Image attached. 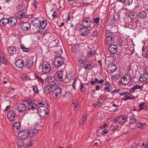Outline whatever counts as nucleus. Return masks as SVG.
Wrapping results in <instances>:
<instances>
[{
  "label": "nucleus",
  "mask_w": 148,
  "mask_h": 148,
  "mask_svg": "<svg viewBox=\"0 0 148 148\" xmlns=\"http://www.w3.org/2000/svg\"><path fill=\"white\" fill-rule=\"evenodd\" d=\"M45 105V104L42 102L38 103V107L37 109V112L41 117H44L48 114V112L46 111L47 109L44 106Z\"/></svg>",
  "instance_id": "obj_1"
},
{
  "label": "nucleus",
  "mask_w": 148,
  "mask_h": 148,
  "mask_svg": "<svg viewBox=\"0 0 148 148\" xmlns=\"http://www.w3.org/2000/svg\"><path fill=\"white\" fill-rule=\"evenodd\" d=\"M65 59L61 56L56 57L53 61L54 66L57 68H59L65 65Z\"/></svg>",
  "instance_id": "obj_2"
},
{
  "label": "nucleus",
  "mask_w": 148,
  "mask_h": 148,
  "mask_svg": "<svg viewBox=\"0 0 148 148\" xmlns=\"http://www.w3.org/2000/svg\"><path fill=\"white\" fill-rule=\"evenodd\" d=\"M25 101L28 102V109L29 111L32 112V113L37 112V109L38 107V105L32 103L29 99H27Z\"/></svg>",
  "instance_id": "obj_3"
},
{
  "label": "nucleus",
  "mask_w": 148,
  "mask_h": 148,
  "mask_svg": "<svg viewBox=\"0 0 148 148\" xmlns=\"http://www.w3.org/2000/svg\"><path fill=\"white\" fill-rule=\"evenodd\" d=\"M62 91V89L60 87H57L56 88L52 91L53 97L55 99L60 98L61 95Z\"/></svg>",
  "instance_id": "obj_4"
},
{
  "label": "nucleus",
  "mask_w": 148,
  "mask_h": 148,
  "mask_svg": "<svg viewBox=\"0 0 148 148\" xmlns=\"http://www.w3.org/2000/svg\"><path fill=\"white\" fill-rule=\"evenodd\" d=\"M92 23H93L90 18H86L83 19L82 25L83 27L91 28Z\"/></svg>",
  "instance_id": "obj_5"
},
{
  "label": "nucleus",
  "mask_w": 148,
  "mask_h": 148,
  "mask_svg": "<svg viewBox=\"0 0 148 148\" xmlns=\"http://www.w3.org/2000/svg\"><path fill=\"white\" fill-rule=\"evenodd\" d=\"M119 94L120 96H122L125 97L123 99V100H127L128 99H133L134 100L136 98L135 97H133V96L130 93L128 92H119Z\"/></svg>",
  "instance_id": "obj_6"
},
{
  "label": "nucleus",
  "mask_w": 148,
  "mask_h": 148,
  "mask_svg": "<svg viewBox=\"0 0 148 148\" xmlns=\"http://www.w3.org/2000/svg\"><path fill=\"white\" fill-rule=\"evenodd\" d=\"M107 126V124H105L99 126L98 128V133L102 134H107L109 130V128L106 127Z\"/></svg>",
  "instance_id": "obj_7"
},
{
  "label": "nucleus",
  "mask_w": 148,
  "mask_h": 148,
  "mask_svg": "<svg viewBox=\"0 0 148 148\" xmlns=\"http://www.w3.org/2000/svg\"><path fill=\"white\" fill-rule=\"evenodd\" d=\"M7 116L8 120L11 122L14 121L17 118L16 115L13 110L9 111L7 114Z\"/></svg>",
  "instance_id": "obj_8"
},
{
  "label": "nucleus",
  "mask_w": 148,
  "mask_h": 148,
  "mask_svg": "<svg viewBox=\"0 0 148 148\" xmlns=\"http://www.w3.org/2000/svg\"><path fill=\"white\" fill-rule=\"evenodd\" d=\"M127 118L128 117L127 116L123 115L115 119L114 121L115 123H118L120 124H123L126 122Z\"/></svg>",
  "instance_id": "obj_9"
},
{
  "label": "nucleus",
  "mask_w": 148,
  "mask_h": 148,
  "mask_svg": "<svg viewBox=\"0 0 148 148\" xmlns=\"http://www.w3.org/2000/svg\"><path fill=\"white\" fill-rule=\"evenodd\" d=\"M31 26V24L28 22H24L21 25V29L23 31H28L30 29Z\"/></svg>",
  "instance_id": "obj_10"
},
{
  "label": "nucleus",
  "mask_w": 148,
  "mask_h": 148,
  "mask_svg": "<svg viewBox=\"0 0 148 148\" xmlns=\"http://www.w3.org/2000/svg\"><path fill=\"white\" fill-rule=\"evenodd\" d=\"M54 75V79L56 80L61 81L63 79V73L61 71L56 72Z\"/></svg>",
  "instance_id": "obj_11"
},
{
  "label": "nucleus",
  "mask_w": 148,
  "mask_h": 148,
  "mask_svg": "<svg viewBox=\"0 0 148 148\" xmlns=\"http://www.w3.org/2000/svg\"><path fill=\"white\" fill-rule=\"evenodd\" d=\"M42 72L45 74H47L49 72L51 69V67L49 64H46L43 65L42 66Z\"/></svg>",
  "instance_id": "obj_12"
},
{
  "label": "nucleus",
  "mask_w": 148,
  "mask_h": 148,
  "mask_svg": "<svg viewBox=\"0 0 148 148\" xmlns=\"http://www.w3.org/2000/svg\"><path fill=\"white\" fill-rule=\"evenodd\" d=\"M28 132L26 130H23L20 131L18 134L19 138L24 140L28 137Z\"/></svg>",
  "instance_id": "obj_13"
},
{
  "label": "nucleus",
  "mask_w": 148,
  "mask_h": 148,
  "mask_svg": "<svg viewBox=\"0 0 148 148\" xmlns=\"http://www.w3.org/2000/svg\"><path fill=\"white\" fill-rule=\"evenodd\" d=\"M130 76L127 75L123 76L121 80V82L122 84L124 85H126L128 84L130 81Z\"/></svg>",
  "instance_id": "obj_14"
},
{
  "label": "nucleus",
  "mask_w": 148,
  "mask_h": 148,
  "mask_svg": "<svg viewBox=\"0 0 148 148\" xmlns=\"http://www.w3.org/2000/svg\"><path fill=\"white\" fill-rule=\"evenodd\" d=\"M27 109V106L24 103H20L18 106L17 111L23 113Z\"/></svg>",
  "instance_id": "obj_15"
},
{
  "label": "nucleus",
  "mask_w": 148,
  "mask_h": 148,
  "mask_svg": "<svg viewBox=\"0 0 148 148\" xmlns=\"http://www.w3.org/2000/svg\"><path fill=\"white\" fill-rule=\"evenodd\" d=\"M107 69L110 73H112L116 70V67L115 64L111 63L108 64Z\"/></svg>",
  "instance_id": "obj_16"
},
{
  "label": "nucleus",
  "mask_w": 148,
  "mask_h": 148,
  "mask_svg": "<svg viewBox=\"0 0 148 148\" xmlns=\"http://www.w3.org/2000/svg\"><path fill=\"white\" fill-rule=\"evenodd\" d=\"M90 32L89 28L83 27L82 28L80 31V34L83 36H85L87 35Z\"/></svg>",
  "instance_id": "obj_17"
},
{
  "label": "nucleus",
  "mask_w": 148,
  "mask_h": 148,
  "mask_svg": "<svg viewBox=\"0 0 148 148\" xmlns=\"http://www.w3.org/2000/svg\"><path fill=\"white\" fill-rule=\"evenodd\" d=\"M35 75L38 81L42 84H43L45 82L43 76L42 75H39L37 73H35Z\"/></svg>",
  "instance_id": "obj_18"
},
{
  "label": "nucleus",
  "mask_w": 148,
  "mask_h": 148,
  "mask_svg": "<svg viewBox=\"0 0 148 148\" xmlns=\"http://www.w3.org/2000/svg\"><path fill=\"white\" fill-rule=\"evenodd\" d=\"M8 24L10 26H14L17 23V19L16 18L12 17L8 19Z\"/></svg>",
  "instance_id": "obj_19"
},
{
  "label": "nucleus",
  "mask_w": 148,
  "mask_h": 148,
  "mask_svg": "<svg viewBox=\"0 0 148 148\" xmlns=\"http://www.w3.org/2000/svg\"><path fill=\"white\" fill-rule=\"evenodd\" d=\"M110 52L112 54H115L118 51L117 46L115 45H111L108 48Z\"/></svg>",
  "instance_id": "obj_20"
},
{
  "label": "nucleus",
  "mask_w": 148,
  "mask_h": 148,
  "mask_svg": "<svg viewBox=\"0 0 148 148\" xmlns=\"http://www.w3.org/2000/svg\"><path fill=\"white\" fill-rule=\"evenodd\" d=\"M21 128V123L17 122L14 123L13 125V130L16 132H18Z\"/></svg>",
  "instance_id": "obj_21"
},
{
  "label": "nucleus",
  "mask_w": 148,
  "mask_h": 148,
  "mask_svg": "<svg viewBox=\"0 0 148 148\" xmlns=\"http://www.w3.org/2000/svg\"><path fill=\"white\" fill-rule=\"evenodd\" d=\"M15 65L18 68H22L24 66V61L20 59H18L16 62Z\"/></svg>",
  "instance_id": "obj_22"
},
{
  "label": "nucleus",
  "mask_w": 148,
  "mask_h": 148,
  "mask_svg": "<svg viewBox=\"0 0 148 148\" xmlns=\"http://www.w3.org/2000/svg\"><path fill=\"white\" fill-rule=\"evenodd\" d=\"M8 52L10 55H12L16 52V49L15 47L12 46L8 47Z\"/></svg>",
  "instance_id": "obj_23"
},
{
  "label": "nucleus",
  "mask_w": 148,
  "mask_h": 148,
  "mask_svg": "<svg viewBox=\"0 0 148 148\" xmlns=\"http://www.w3.org/2000/svg\"><path fill=\"white\" fill-rule=\"evenodd\" d=\"M31 21H32V24L34 26L36 27L39 26L40 20L38 18H33Z\"/></svg>",
  "instance_id": "obj_24"
},
{
  "label": "nucleus",
  "mask_w": 148,
  "mask_h": 148,
  "mask_svg": "<svg viewBox=\"0 0 148 148\" xmlns=\"http://www.w3.org/2000/svg\"><path fill=\"white\" fill-rule=\"evenodd\" d=\"M106 37V43L108 45H111V44L114 41V36H110L108 35Z\"/></svg>",
  "instance_id": "obj_25"
},
{
  "label": "nucleus",
  "mask_w": 148,
  "mask_h": 148,
  "mask_svg": "<svg viewBox=\"0 0 148 148\" xmlns=\"http://www.w3.org/2000/svg\"><path fill=\"white\" fill-rule=\"evenodd\" d=\"M147 16L146 12L144 11H141L138 14L137 16L141 19H144Z\"/></svg>",
  "instance_id": "obj_26"
},
{
  "label": "nucleus",
  "mask_w": 148,
  "mask_h": 148,
  "mask_svg": "<svg viewBox=\"0 0 148 148\" xmlns=\"http://www.w3.org/2000/svg\"><path fill=\"white\" fill-rule=\"evenodd\" d=\"M130 125H132L135 123L137 120H136L135 116L133 114H131L129 116Z\"/></svg>",
  "instance_id": "obj_27"
},
{
  "label": "nucleus",
  "mask_w": 148,
  "mask_h": 148,
  "mask_svg": "<svg viewBox=\"0 0 148 148\" xmlns=\"http://www.w3.org/2000/svg\"><path fill=\"white\" fill-rule=\"evenodd\" d=\"M34 62L33 60L30 59H28L26 63V66L28 68L32 67L33 64Z\"/></svg>",
  "instance_id": "obj_28"
},
{
  "label": "nucleus",
  "mask_w": 148,
  "mask_h": 148,
  "mask_svg": "<svg viewBox=\"0 0 148 148\" xmlns=\"http://www.w3.org/2000/svg\"><path fill=\"white\" fill-rule=\"evenodd\" d=\"M8 19L3 18L0 20V25L3 26H5L8 24Z\"/></svg>",
  "instance_id": "obj_29"
},
{
  "label": "nucleus",
  "mask_w": 148,
  "mask_h": 148,
  "mask_svg": "<svg viewBox=\"0 0 148 148\" xmlns=\"http://www.w3.org/2000/svg\"><path fill=\"white\" fill-rule=\"evenodd\" d=\"M96 53V51L94 50H90L87 51V56L88 57L91 58L94 56Z\"/></svg>",
  "instance_id": "obj_30"
},
{
  "label": "nucleus",
  "mask_w": 148,
  "mask_h": 148,
  "mask_svg": "<svg viewBox=\"0 0 148 148\" xmlns=\"http://www.w3.org/2000/svg\"><path fill=\"white\" fill-rule=\"evenodd\" d=\"M119 2L124 3L126 5L129 6L132 3L133 0H117Z\"/></svg>",
  "instance_id": "obj_31"
},
{
  "label": "nucleus",
  "mask_w": 148,
  "mask_h": 148,
  "mask_svg": "<svg viewBox=\"0 0 148 148\" xmlns=\"http://www.w3.org/2000/svg\"><path fill=\"white\" fill-rule=\"evenodd\" d=\"M148 79V75L144 73L142 74L139 77V81L143 82L146 81Z\"/></svg>",
  "instance_id": "obj_32"
},
{
  "label": "nucleus",
  "mask_w": 148,
  "mask_h": 148,
  "mask_svg": "<svg viewBox=\"0 0 148 148\" xmlns=\"http://www.w3.org/2000/svg\"><path fill=\"white\" fill-rule=\"evenodd\" d=\"M28 132V136L29 137H32L33 136L35 135L37 133V130L36 129H32Z\"/></svg>",
  "instance_id": "obj_33"
},
{
  "label": "nucleus",
  "mask_w": 148,
  "mask_h": 148,
  "mask_svg": "<svg viewBox=\"0 0 148 148\" xmlns=\"http://www.w3.org/2000/svg\"><path fill=\"white\" fill-rule=\"evenodd\" d=\"M16 143L18 148L21 147L23 145V139L19 138L16 140Z\"/></svg>",
  "instance_id": "obj_34"
},
{
  "label": "nucleus",
  "mask_w": 148,
  "mask_h": 148,
  "mask_svg": "<svg viewBox=\"0 0 148 148\" xmlns=\"http://www.w3.org/2000/svg\"><path fill=\"white\" fill-rule=\"evenodd\" d=\"M47 24V23L46 21L43 20L41 22L40 21L39 27V28H45Z\"/></svg>",
  "instance_id": "obj_35"
},
{
  "label": "nucleus",
  "mask_w": 148,
  "mask_h": 148,
  "mask_svg": "<svg viewBox=\"0 0 148 148\" xmlns=\"http://www.w3.org/2000/svg\"><path fill=\"white\" fill-rule=\"evenodd\" d=\"M79 62L81 64H85L86 62V60L85 57L83 56H81L79 60Z\"/></svg>",
  "instance_id": "obj_36"
},
{
  "label": "nucleus",
  "mask_w": 148,
  "mask_h": 148,
  "mask_svg": "<svg viewBox=\"0 0 148 148\" xmlns=\"http://www.w3.org/2000/svg\"><path fill=\"white\" fill-rule=\"evenodd\" d=\"M49 39L51 40V43L53 44H57L58 43V40L56 39V37L53 36H51L49 37Z\"/></svg>",
  "instance_id": "obj_37"
},
{
  "label": "nucleus",
  "mask_w": 148,
  "mask_h": 148,
  "mask_svg": "<svg viewBox=\"0 0 148 148\" xmlns=\"http://www.w3.org/2000/svg\"><path fill=\"white\" fill-rule=\"evenodd\" d=\"M54 77H53L50 75H48L45 79V81L49 83L50 82L54 80Z\"/></svg>",
  "instance_id": "obj_38"
},
{
  "label": "nucleus",
  "mask_w": 148,
  "mask_h": 148,
  "mask_svg": "<svg viewBox=\"0 0 148 148\" xmlns=\"http://www.w3.org/2000/svg\"><path fill=\"white\" fill-rule=\"evenodd\" d=\"M136 126L138 128H141L143 127L145 125V123H142L138 120H137L135 122Z\"/></svg>",
  "instance_id": "obj_39"
},
{
  "label": "nucleus",
  "mask_w": 148,
  "mask_h": 148,
  "mask_svg": "<svg viewBox=\"0 0 148 148\" xmlns=\"http://www.w3.org/2000/svg\"><path fill=\"white\" fill-rule=\"evenodd\" d=\"M25 13L22 11H20L17 14V17L19 19H21L25 17Z\"/></svg>",
  "instance_id": "obj_40"
},
{
  "label": "nucleus",
  "mask_w": 148,
  "mask_h": 148,
  "mask_svg": "<svg viewBox=\"0 0 148 148\" xmlns=\"http://www.w3.org/2000/svg\"><path fill=\"white\" fill-rule=\"evenodd\" d=\"M141 89V86L139 85H136L133 86V87L131 88L130 90V92H132L136 89Z\"/></svg>",
  "instance_id": "obj_41"
},
{
  "label": "nucleus",
  "mask_w": 148,
  "mask_h": 148,
  "mask_svg": "<svg viewBox=\"0 0 148 148\" xmlns=\"http://www.w3.org/2000/svg\"><path fill=\"white\" fill-rule=\"evenodd\" d=\"M0 62L3 64H5L6 63L5 59L4 57L3 54L2 53H0Z\"/></svg>",
  "instance_id": "obj_42"
},
{
  "label": "nucleus",
  "mask_w": 148,
  "mask_h": 148,
  "mask_svg": "<svg viewBox=\"0 0 148 148\" xmlns=\"http://www.w3.org/2000/svg\"><path fill=\"white\" fill-rule=\"evenodd\" d=\"M56 81L55 80H54L51 82H50L49 83H48V85L53 88H56Z\"/></svg>",
  "instance_id": "obj_43"
},
{
  "label": "nucleus",
  "mask_w": 148,
  "mask_h": 148,
  "mask_svg": "<svg viewBox=\"0 0 148 148\" xmlns=\"http://www.w3.org/2000/svg\"><path fill=\"white\" fill-rule=\"evenodd\" d=\"M99 18L97 17L94 19V22L95 25L96 26H100Z\"/></svg>",
  "instance_id": "obj_44"
},
{
  "label": "nucleus",
  "mask_w": 148,
  "mask_h": 148,
  "mask_svg": "<svg viewBox=\"0 0 148 148\" xmlns=\"http://www.w3.org/2000/svg\"><path fill=\"white\" fill-rule=\"evenodd\" d=\"M72 107L74 109H75L77 108L78 106V103L77 101H73L72 102Z\"/></svg>",
  "instance_id": "obj_45"
},
{
  "label": "nucleus",
  "mask_w": 148,
  "mask_h": 148,
  "mask_svg": "<svg viewBox=\"0 0 148 148\" xmlns=\"http://www.w3.org/2000/svg\"><path fill=\"white\" fill-rule=\"evenodd\" d=\"M39 29L37 31V33H39L41 35H43L46 32V29L45 28H39Z\"/></svg>",
  "instance_id": "obj_46"
},
{
  "label": "nucleus",
  "mask_w": 148,
  "mask_h": 148,
  "mask_svg": "<svg viewBox=\"0 0 148 148\" xmlns=\"http://www.w3.org/2000/svg\"><path fill=\"white\" fill-rule=\"evenodd\" d=\"M117 43L118 44V45L120 46L122 45H124L125 44V41L121 39H119L118 40Z\"/></svg>",
  "instance_id": "obj_47"
},
{
  "label": "nucleus",
  "mask_w": 148,
  "mask_h": 148,
  "mask_svg": "<svg viewBox=\"0 0 148 148\" xmlns=\"http://www.w3.org/2000/svg\"><path fill=\"white\" fill-rule=\"evenodd\" d=\"M20 48L23 51L25 52H28L29 50V48H26L23 44L21 45Z\"/></svg>",
  "instance_id": "obj_48"
},
{
  "label": "nucleus",
  "mask_w": 148,
  "mask_h": 148,
  "mask_svg": "<svg viewBox=\"0 0 148 148\" xmlns=\"http://www.w3.org/2000/svg\"><path fill=\"white\" fill-rule=\"evenodd\" d=\"M79 49V47L74 45L71 47V51L73 52H76Z\"/></svg>",
  "instance_id": "obj_49"
},
{
  "label": "nucleus",
  "mask_w": 148,
  "mask_h": 148,
  "mask_svg": "<svg viewBox=\"0 0 148 148\" xmlns=\"http://www.w3.org/2000/svg\"><path fill=\"white\" fill-rule=\"evenodd\" d=\"M52 87H51L48 85H47L45 87L44 90H45L47 92H49L52 90V89H53Z\"/></svg>",
  "instance_id": "obj_50"
},
{
  "label": "nucleus",
  "mask_w": 148,
  "mask_h": 148,
  "mask_svg": "<svg viewBox=\"0 0 148 148\" xmlns=\"http://www.w3.org/2000/svg\"><path fill=\"white\" fill-rule=\"evenodd\" d=\"M106 36H114V33H112V32H110V30H107L106 32Z\"/></svg>",
  "instance_id": "obj_51"
},
{
  "label": "nucleus",
  "mask_w": 148,
  "mask_h": 148,
  "mask_svg": "<svg viewBox=\"0 0 148 148\" xmlns=\"http://www.w3.org/2000/svg\"><path fill=\"white\" fill-rule=\"evenodd\" d=\"M95 82L99 84H101L103 83L104 82V80L103 79H101L100 80H99L97 78H95Z\"/></svg>",
  "instance_id": "obj_52"
},
{
  "label": "nucleus",
  "mask_w": 148,
  "mask_h": 148,
  "mask_svg": "<svg viewBox=\"0 0 148 148\" xmlns=\"http://www.w3.org/2000/svg\"><path fill=\"white\" fill-rule=\"evenodd\" d=\"M33 90L34 91V93L35 94H37L38 93V89L36 86L35 85L33 86H32Z\"/></svg>",
  "instance_id": "obj_53"
},
{
  "label": "nucleus",
  "mask_w": 148,
  "mask_h": 148,
  "mask_svg": "<svg viewBox=\"0 0 148 148\" xmlns=\"http://www.w3.org/2000/svg\"><path fill=\"white\" fill-rule=\"evenodd\" d=\"M86 113L85 112H84L82 115V120H83V123H86Z\"/></svg>",
  "instance_id": "obj_54"
},
{
  "label": "nucleus",
  "mask_w": 148,
  "mask_h": 148,
  "mask_svg": "<svg viewBox=\"0 0 148 148\" xmlns=\"http://www.w3.org/2000/svg\"><path fill=\"white\" fill-rule=\"evenodd\" d=\"M35 142V141L34 140H29L28 142L27 143V145L29 146H31Z\"/></svg>",
  "instance_id": "obj_55"
},
{
  "label": "nucleus",
  "mask_w": 148,
  "mask_h": 148,
  "mask_svg": "<svg viewBox=\"0 0 148 148\" xmlns=\"http://www.w3.org/2000/svg\"><path fill=\"white\" fill-rule=\"evenodd\" d=\"M112 89L113 88L112 86H108V87H105L104 88V90L108 92H110L112 90Z\"/></svg>",
  "instance_id": "obj_56"
},
{
  "label": "nucleus",
  "mask_w": 148,
  "mask_h": 148,
  "mask_svg": "<svg viewBox=\"0 0 148 148\" xmlns=\"http://www.w3.org/2000/svg\"><path fill=\"white\" fill-rule=\"evenodd\" d=\"M38 3L37 1L35 0H32V5L35 8H36L37 6Z\"/></svg>",
  "instance_id": "obj_57"
},
{
  "label": "nucleus",
  "mask_w": 148,
  "mask_h": 148,
  "mask_svg": "<svg viewBox=\"0 0 148 148\" xmlns=\"http://www.w3.org/2000/svg\"><path fill=\"white\" fill-rule=\"evenodd\" d=\"M92 35L93 37H97L98 35V32L97 30L93 32Z\"/></svg>",
  "instance_id": "obj_58"
},
{
  "label": "nucleus",
  "mask_w": 148,
  "mask_h": 148,
  "mask_svg": "<svg viewBox=\"0 0 148 148\" xmlns=\"http://www.w3.org/2000/svg\"><path fill=\"white\" fill-rule=\"evenodd\" d=\"M21 79L24 81H26L29 80V79L30 80H31V79L29 78V77L27 76L21 77Z\"/></svg>",
  "instance_id": "obj_59"
},
{
  "label": "nucleus",
  "mask_w": 148,
  "mask_h": 148,
  "mask_svg": "<svg viewBox=\"0 0 148 148\" xmlns=\"http://www.w3.org/2000/svg\"><path fill=\"white\" fill-rule=\"evenodd\" d=\"M142 51H143V55H147V50L145 48H144V47H143L142 48Z\"/></svg>",
  "instance_id": "obj_60"
},
{
  "label": "nucleus",
  "mask_w": 148,
  "mask_h": 148,
  "mask_svg": "<svg viewBox=\"0 0 148 148\" xmlns=\"http://www.w3.org/2000/svg\"><path fill=\"white\" fill-rule=\"evenodd\" d=\"M91 66V65L90 64H87L86 66L84 67L83 68L86 70L90 69Z\"/></svg>",
  "instance_id": "obj_61"
},
{
  "label": "nucleus",
  "mask_w": 148,
  "mask_h": 148,
  "mask_svg": "<svg viewBox=\"0 0 148 148\" xmlns=\"http://www.w3.org/2000/svg\"><path fill=\"white\" fill-rule=\"evenodd\" d=\"M67 78L69 80H71L73 78V75L72 73H69L67 75Z\"/></svg>",
  "instance_id": "obj_62"
},
{
  "label": "nucleus",
  "mask_w": 148,
  "mask_h": 148,
  "mask_svg": "<svg viewBox=\"0 0 148 148\" xmlns=\"http://www.w3.org/2000/svg\"><path fill=\"white\" fill-rule=\"evenodd\" d=\"M76 80L77 79H73V82L72 84V86L75 90L76 89V87L75 86V84H76Z\"/></svg>",
  "instance_id": "obj_63"
},
{
  "label": "nucleus",
  "mask_w": 148,
  "mask_h": 148,
  "mask_svg": "<svg viewBox=\"0 0 148 148\" xmlns=\"http://www.w3.org/2000/svg\"><path fill=\"white\" fill-rule=\"evenodd\" d=\"M148 75V67H146L144 68V73Z\"/></svg>",
  "instance_id": "obj_64"
}]
</instances>
